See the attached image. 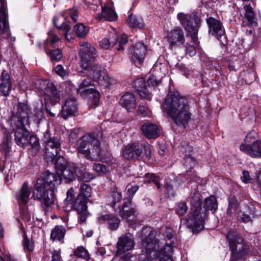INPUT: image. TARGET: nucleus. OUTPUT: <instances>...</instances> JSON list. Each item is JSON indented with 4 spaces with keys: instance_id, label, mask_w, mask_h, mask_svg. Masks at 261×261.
I'll return each mask as SVG.
<instances>
[{
    "instance_id": "nucleus-1",
    "label": "nucleus",
    "mask_w": 261,
    "mask_h": 261,
    "mask_svg": "<svg viewBox=\"0 0 261 261\" xmlns=\"http://www.w3.org/2000/svg\"><path fill=\"white\" fill-rule=\"evenodd\" d=\"M162 107L167 115L177 125L185 127L191 119L189 101L185 97L176 94H168Z\"/></svg>"
},
{
    "instance_id": "nucleus-2",
    "label": "nucleus",
    "mask_w": 261,
    "mask_h": 261,
    "mask_svg": "<svg viewBox=\"0 0 261 261\" xmlns=\"http://www.w3.org/2000/svg\"><path fill=\"white\" fill-rule=\"evenodd\" d=\"M80 66L89 72V75L95 81H98L101 76L102 68L96 61L95 48L88 42H84L80 48Z\"/></svg>"
},
{
    "instance_id": "nucleus-3",
    "label": "nucleus",
    "mask_w": 261,
    "mask_h": 261,
    "mask_svg": "<svg viewBox=\"0 0 261 261\" xmlns=\"http://www.w3.org/2000/svg\"><path fill=\"white\" fill-rule=\"evenodd\" d=\"M201 195L198 192L192 193L188 200L192 206L187 220V225L194 231H199L204 228L206 219L205 211H202Z\"/></svg>"
},
{
    "instance_id": "nucleus-4",
    "label": "nucleus",
    "mask_w": 261,
    "mask_h": 261,
    "mask_svg": "<svg viewBox=\"0 0 261 261\" xmlns=\"http://www.w3.org/2000/svg\"><path fill=\"white\" fill-rule=\"evenodd\" d=\"M79 153L91 161L100 160L103 154L100 147V142L93 134H87L81 137L76 143Z\"/></svg>"
},
{
    "instance_id": "nucleus-5",
    "label": "nucleus",
    "mask_w": 261,
    "mask_h": 261,
    "mask_svg": "<svg viewBox=\"0 0 261 261\" xmlns=\"http://www.w3.org/2000/svg\"><path fill=\"white\" fill-rule=\"evenodd\" d=\"M227 238L231 251V259L236 260L245 257L250 252V246L242 236L237 231H230Z\"/></svg>"
},
{
    "instance_id": "nucleus-6",
    "label": "nucleus",
    "mask_w": 261,
    "mask_h": 261,
    "mask_svg": "<svg viewBox=\"0 0 261 261\" xmlns=\"http://www.w3.org/2000/svg\"><path fill=\"white\" fill-rule=\"evenodd\" d=\"M32 198L41 202V206L45 213H47L54 204L53 190L42 185L41 180H37L32 191Z\"/></svg>"
},
{
    "instance_id": "nucleus-7",
    "label": "nucleus",
    "mask_w": 261,
    "mask_h": 261,
    "mask_svg": "<svg viewBox=\"0 0 261 261\" xmlns=\"http://www.w3.org/2000/svg\"><path fill=\"white\" fill-rule=\"evenodd\" d=\"M27 125L13 126V129L15 132V141L19 146L24 147L28 144L31 147L29 148L33 154H36L40 149L38 139L34 136H30V132L26 128Z\"/></svg>"
},
{
    "instance_id": "nucleus-8",
    "label": "nucleus",
    "mask_w": 261,
    "mask_h": 261,
    "mask_svg": "<svg viewBox=\"0 0 261 261\" xmlns=\"http://www.w3.org/2000/svg\"><path fill=\"white\" fill-rule=\"evenodd\" d=\"M144 154L147 159L151 158V147L147 143H130L125 145L122 150V155L127 160H140Z\"/></svg>"
},
{
    "instance_id": "nucleus-9",
    "label": "nucleus",
    "mask_w": 261,
    "mask_h": 261,
    "mask_svg": "<svg viewBox=\"0 0 261 261\" xmlns=\"http://www.w3.org/2000/svg\"><path fill=\"white\" fill-rule=\"evenodd\" d=\"M44 100L46 112L51 117H55L57 113L60 112L54 106L60 100V94L56 87L53 83L48 84L44 88ZM60 115L58 114V116Z\"/></svg>"
},
{
    "instance_id": "nucleus-10",
    "label": "nucleus",
    "mask_w": 261,
    "mask_h": 261,
    "mask_svg": "<svg viewBox=\"0 0 261 261\" xmlns=\"http://www.w3.org/2000/svg\"><path fill=\"white\" fill-rule=\"evenodd\" d=\"M155 231L148 227H143L139 233L142 251L147 255L150 254L159 248V241L155 238Z\"/></svg>"
},
{
    "instance_id": "nucleus-11",
    "label": "nucleus",
    "mask_w": 261,
    "mask_h": 261,
    "mask_svg": "<svg viewBox=\"0 0 261 261\" xmlns=\"http://www.w3.org/2000/svg\"><path fill=\"white\" fill-rule=\"evenodd\" d=\"M177 18L181 25L184 27L185 30L189 32L191 41L198 47L199 44L197 37L199 27L198 20H197L194 17H191V15L182 12L177 14Z\"/></svg>"
},
{
    "instance_id": "nucleus-12",
    "label": "nucleus",
    "mask_w": 261,
    "mask_h": 261,
    "mask_svg": "<svg viewBox=\"0 0 261 261\" xmlns=\"http://www.w3.org/2000/svg\"><path fill=\"white\" fill-rule=\"evenodd\" d=\"M255 132L248 134L244 140L245 143L240 145V149L252 158H261V141L251 140Z\"/></svg>"
},
{
    "instance_id": "nucleus-13",
    "label": "nucleus",
    "mask_w": 261,
    "mask_h": 261,
    "mask_svg": "<svg viewBox=\"0 0 261 261\" xmlns=\"http://www.w3.org/2000/svg\"><path fill=\"white\" fill-rule=\"evenodd\" d=\"M29 112L28 105L24 103L19 102L17 105V110L12 117L11 120L13 126L20 125H29Z\"/></svg>"
},
{
    "instance_id": "nucleus-14",
    "label": "nucleus",
    "mask_w": 261,
    "mask_h": 261,
    "mask_svg": "<svg viewBox=\"0 0 261 261\" xmlns=\"http://www.w3.org/2000/svg\"><path fill=\"white\" fill-rule=\"evenodd\" d=\"M166 37L171 49L177 47H181L185 42L184 33L182 30L178 27H175L168 32Z\"/></svg>"
},
{
    "instance_id": "nucleus-15",
    "label": "nucleus",
    "mask_w": 261,
    "mask_h": 261,
    "mask_svg": "<svg viewBox=\"0 0 261 261\" xmlns=\"http://www.w3.org/2000/svg\"><path fill=\"white\" fill-rule=\"evenodd\" d=\"M135 246L133 236L130 233L122 235L117 243V253L122 254L126 251L132 250Z\"/></svg>"
},
{
    "instance_id": "nucleus-16",
    "label": "nucleus",
    "mask_w": 261,
    "mask_h": 261,
    "mask_svg": "<svg viewBox=\"0 0 261 261\" xmlns=\"http://www.w3.org/2000/svg\"><path fill=\"white\" fill-rule=\"evenodd\" d=\"M146 53V48L143 43H137L132 47V59L136 66H140L143 62Z\"/></svg>"
},
{
    "instance_id": "nucleus-17",
    "label": "nucleus",
    "mask_w": 261,
    "mask_h": 261,
    "mask_svg": "<svg viewBox=\"0 0 261 261\" xmlns=\"http://www.w3.org/2000/svg\"><path fill=\"white\" fill-rule=\"evenodd\" d=\"M77 111V104L76 99L74 98H69L62 106L59 115H61L64 119H66L69 117L74 115Z\"/></svg>"
},
{
    "instance_id": "nucleus-18",
    "label": "nucleus",
    "mask_w": 261,
    "mask_h": 261,
    "mask_svg": "<svg viewBox=\"0 0 261 261\" xmlns=\"http://www.w3.org/2000/svg\"><path fill=\"white\" fill-rule=\"evenodd\" d=\"M206 21L208 27V32L210 34L217 38L224 35V30L223 29L222 23L220 20L214 17H209L206 19Z\"/></svg>"
},
{
    "instance_id": "nucleus-19",
    "label": "nucleus",
    "mask_w": 261,
    "mask_h": 261,
    "mask_svg": "<svg viewBox=\"0 0 261 261\" xmlns=\"http://www.w3.org/2000/svg\"><path fill=\"white\" fill-rule=\"evenodd\" d=\"M31 194V189L29 186L28 182H24L21 186L20 190L16 194V198L19 205H26L28 204Z\"/></svg>"
},
{
    "instance_id": "nucleus-20",
    "label": "nucleus",
    "mask_w": 261,
    "mask_h": 261,
    "mask_svg": "<svg viewBox=\"0 0 261 261\" xmlns=\"http://www.w3.org/2000/svg\"><path fill=\"white\" fill-rule=\"evenodd\" d=\"M98 222L99 223L107 222L108 228L112 230H117L120 223V219L113 214H106L98 217Z\"/></svg>"
},
{
    "instance_id": "nucleus-21",
    "label": "nucleus",
    "mask_w": 261,
    "mask_h": 261,
    "mask_svg": "<svg viewBox=\"0 0 261 261\" xmlns=\"http://www.w3.org/2000/svg\"><path fill=\"white\" fill-rule=\"evenodd\" d=\"M132 86L137 91L141 97L148 100L151 98V95L147 88L144 79L142 77L137 79L133 82Z\"/></svg>"
},
{
    "instance_id": "nucleus-22",
    "label": "nucleus",
    "mask_w": 261,
    "mask_h": 261,
    "mask_svg": "<svg viewBox=\"0 0 261 261\" xmlns=\"http://www.w3.org/2000/svg\"><path fill=\"white\" fill-rule=\"evenodd\" d=\"M132 201L127 200L123 203L122 208H120L119 215L122 218L128 221H133L136 218V210L134 208L130 207Z\"/></svg>"
},
{
    "instance_id": "nucleus-23",
    "label": "nucleus",
    "mask_w": 261,
    "mask_h": 261,
    "mask_svg": "<svg viewBox=\"0 0 261 261\" xmlns=\"http://www.w3.org/2000/svg\"><path fill=\"white\" fill-rule=\"evenodd\" d=\"M0 33L6 34L7 38L10 36L8 17L5 9V4L2 0H0Z\"/></svg>"
},
{
    "instance_id": "nucleus-24",
    "label": "nucleus",
    "mask_w": 261,
    "mask_h": 261,
    "mask_svg": "<svg viewBox=\"0 0 261 261\" xmlns=\"http://www.w3.org/2000/svg\"><path fill=\"white\" fill-rule=\"evenodd\" d=\"M143 135L148 139H156L160 135V129L155 124L146 122L141 127Z\"/></svg>"
},
{
    "instance_id": "nucleus-25",
    "label": "nucleus",
    "mask_w": 261,
    "mask_h": 261,
    "mask_svg": "<svg viewBox=\"0 0 261 261\" xmlns=\"http://www.w3.org/2000/svg\"><path fill=\"white\" fill-rule=\"evenodd\" d=\"M12 84L9 73L3 70L0 77V95L7 96L11 90Z\"/></svg>"
},
{
    "instance_id": "nucleus-26",
    "label": "nucleus",
    "mask_w": 261,
    "mask_h": 261,
    "mask_svg": "<svg viewBox=\"0 0 261 261\" xmlns=\"http://www.w3.org/2000/svg\"><path fill=\"white\" fill-rule=\"evenodd\" d=\"M66 229L63 225H56L51 230L50 240L53 242H58L61 244L64 243V238Z\"/></svg>"
},
{
    "instance_id": "nucleus-27",
    "label": "nucleus",
    "mask_w": 261,
    "mask_h": 261,
    "mask_svg": "<svg viewBox=\"0 0 261 261\" xmlns=\"http://www.w3.org/2000/svg\"><path fill=\"white\" fill-rule=\"evenodd\" d=\"M120 103L127 111L132 112L136 107V101L135 96L132 93H126L121 98Z\"/></svg>"
},
{
    "instance_id": "nucleus-28",
    "label": "nucleus",
    "mask_w": 261,
    "mask_h": 261,
    "mask_svg": "<svg viewBox=\"0 0 261 261\" xmlns=\"http://www.w3.org/2000/svg\"><path fill=\"white\" fill-rule=\"evenodd\" d=\"M81 96L84 98H87L91 105L96 107L99 101V93L93 88L84 90L81 93Z\"/></svg>"
},
{
    "instance_id": "nucleus-29",
    "label": "nucleus",
    "mask_w": 261,
    "mask_h": 261,
    "mask_svg": "<svg viewBox=\"0 0 261 261\" xmlns=\"http://www.w3.org/2000/svg\"><path fill=\"white\" fill-rule=\"evenodd\" d=\"M61 180L65 182L73 181L75 179V168L73 165H68L57 173Z\"/></svg>"
},
{
    "instance_id": "nucleus-30",
    "label": "nucleus",
    "mask_w": 261,
    "mask_h": 261,
    "mask_svg": "<svg viewBox=\"0 0 261 261\" xmlns=\"http://www.w3.org/2000/svg\"><path fill=\"white\" fill-rule=\"evenodd\" d=\"M57 179V176L54 173L47 171L37 180H41L42 181V185L54 191Z\"/></svg>"
},
{
    "instance_id": "nucleus-31",
    "label": "nucleus",
    "mask_w": 261,
    "mask_h": 261,
    "mask_svg": "<svg viewBox=\"0 0 261 261\" xmlns=\"http://www.w3.org/2000/svg\"><path fill=\"white\" fill-rule=\"evenodd\" d=\"M71 208L78 213H84L87 210V200L80 195L70 201Z\"/></svg>"
},
{
    "instance_id": "nucleus-32",
    "label": "nucleus",
    "mask_w": 261,
    "mask_h": 261,
    "mask_svg": "<svg viewBox=\"0 0 261 261\" xmlns=\"http://www.w3.org/2000/svg\"><path fill=\"white\" fill-rule=\"evenodd\" d=\"M173 248L168 244L161 248L158 253L159 261H174L172 258Z\"/></svg>"
},
{
    "instance_id": "nucleus-33",
    "label": "nucleus",
    "mask_w": 261,
    "mask_h": 261,
    "mask_svg": "<svg viewBox=\"0 0 261 261\" xmlns=\"http://www.w3.org/2000/svg\"><path fill=\"white\" fill-rule=\"evenodd\" d=\"M60 37L54 31H50L48 32V38L44 43V49L47 54L50 47H53L54 44L60 40Z\"/></svg>"
},
{
    "instance_id": "nucleus-34",
    "label": "nucleus",
    "mask_w": 261,
    "mask_h": 261,
    "mask_svg": "<svg viewBox=\"0 0 261 261\" xmlns=\"http://www.w3.org/2000/svg\"><path fill=\"white\" fill-rule=\"evenodd\" d=\"M103 18L105 20L109 21H115L117 18L116 12L111 8L104 7L102 9L101 15L98 14L97 18L99 20Z\"/></svg>"
},
{
    "instance_id": "nucleus-35",
    "label": "nucleus",
    "mask_w": 261,
    "mask_h": 261,
    "mask_svg": "<svg viewBox=\"0 0 261 261\" xmlns=\"http://www.w3.org/2000/svg\"><path fill=\"white\" fill-rule=\"evenodd\" d=\"M118 36L115 33L110 34L109 38H104L99 41V45L101 47L108 49L113 47L116 43Z\"/></svg>"
},
{
    "instance_id": "nucleus-36",
    "label": "nucleus",
    "mask_w": 261,
    "mask_h": 261,
    "mask_svg": "<svg viewBox=\"0 0 261 261\" xmlns=\"http://www.w3.org/2000/svg\"><path fill=\"white\" fill-rule=\"evenodd\" d=\"M61 150V147H55L51 148L50 144H45V157L48 161H53L59 154Z\"/></svg>"
},
{
    "instance_id": "nucleus-37",
    "label": "nucleus",
    "mask_w": 261,
    "mask_h": 261,
    "mask_svg": "<svg viewBox=\"0 0 261 261\" xmlns=\"http://www.w3.org/2000/svg\"><path fill=\"white\" fill-rule=\"evenodd\" d=\"M127 23L129 27L133 28H142L144 26L142 17L133 15H129L127 19Z\"/></svg>"
},
{
    "instance_id": "nucleus-38",
    "label": "nucleus",
    "mask_w": 261,
    "mask_h": 261,
    "mask_svg": "<svg viewBox=\"0 0 261 261\" xmlns=\"http://www.w3.org/2000/svg\"><path fill=\"white\" fill-rule=\"evenodd\" d=\"M108 198L110 205L113 207L117 203L120 202L122 199L121 193L117 188H112Z\"/></svg>"
},
{
    "instance_id": "nucleus-39",
    "label": "nucleus",
    "mask_w": 261,
    "mask_h": 261,
    "mask_svg": "<svg viewBox=\"0 0 261 261\" xmlns=\"http://www.w3.org/2000/svg\"><path fill=\"white\" fill-rule=\"evenodd\" d=\"M217 207L218 204L216 198L214 196H211L205 199L204 203V210L202 208V211H205L207 213V211H216Z\"/></svg>"
},
{
    "instance_id": "nucleus-40",
    "label": "nucleus",
    "mask_w": 261,
    "mask_h": 261,
    "mask_svg": "<svg viewBox=\"0 0 261 261\" xmlns=\"http://www.w3.org/2000/svg\"><path fill=\"white\" fill-rule=\"evenodd\" d=\"M57 17L54 18V23L55 25L60 30L63 31V34L65 36L67 40H69L68 38V33L71 29V26L70 25V22L66 21L64 23H62L61 24L59 25L57 23Z\"/></svg>"
},
{
    "instance_id": "nucleus-41",
    "label": "nucleus",
    "mask_w": 261,
    "mask_h": 261,
    "mask_svg": "<svg viewBox=\"0 0 261 261\" xmlns=\"http://www.w3.org/2000/svg\"><path fill=\"white\" fill-rule=\"evenodd\" d=\"M73 31L78 37L84 38L87 34L89 30L83 23H79L74 26Z\"/></svg>"
},
{
    "instance_id": "nucleus-42",
    "label": "nucleus",
    "mask_w": 261,
    "mask_h": 261,
    "mask_svg": "<svg viewBox=\"0 0 261 261\" xmlns=\"http://www.w3.org/2000/svg\"><path fill=\"white\" fill-rule=\"evenodd\" d=\"M245 11V17L247 20L249 24H253L255 23L254 21L255 14L253 9L250 5H247L244 7Z\"/></svg>"
},
{
    "instance_id": "nucleus-43",
    "label": "nucleus",
    "mask_w": 261,
    "mask_h": 261,
    "mask_svg": "<svg viewBox=\"0 0 261 261\" xmlns=\"http://www.w3.org/2000/svg\"><path fill=\"white\" fill-rule=\"evenodd\" d=\"M44 141L45 144H50L51 148H55V147H61V143L59 140L56 137H50V135L46 133L44 134Z\"/></svg>"
},
{
    "instance_id": "nucleus-44",
    "label": "nucleus",
    "mask_w": 261,
    "mask_h": 261,
    "mask_svg": "<svg viewBox=\"0 0 261 261\" xmlns=\"http://www.w3.org/2000/svg\"><path fill=\"white\" fill-rule=\"evenodd\" d=\"M91 188L88 185L83 183L81 185L79 195L88 200L91 196Z\"/></svg>"
},
{
    "instance_id": "nucleus-45",
    "label": "nucleus",
    "mask_w": 261,
    "mask_h": 261,
    "mask_svg": "<svg viewBox=\"0 0 261 261\" xmlns=\"http://www.w3.org/2000/svg\"><path fill=\"white\" fill-rule=\"evenodd\" d=\"M62 15L65 18L70 17L74 22L77 21L79 17L77 10L75 8L64 10L62 13Z\"/></svg>"
},
{
    "instance_id": "nucleus-46",
    "label": "nucleus",
    "mask_w": 261,
    "mask_h": 261,
    "mask_svg": "<svg viewBox=\"0 0 261 261\" xmlns=\"http://www.w3.org/2000/svg\"><path fill=\"white\" fill-rule=\"evenodd\" d=\"M74 255L78 257L84 258L87 261H94L90 260L88 251L83 247H78L74 251Z\"/></svg>"
},
{
    "instance_id": "nucleus-47",
    "label": "nucleus",
    "mask_w": 261,
    "mask_h": 261,
    "mask_svg": "<svg viewBox=\"0 0 261 261\" xmlns=\"http://www.w3.org/2000/svg\"><path fill=\"white\" fill-rule=\"evenodd\" d=\"M177 183L176 181H172L170 183H167L166 188L170 198L174 197L176 194V190L177 189Z\"/></svg>"
},
{
    "instance_id": "nucleus-48",
    "label": "nucleus",
    "mask_w": 261,
    "mask_h": 261,
    "mask_svg": "<svg viewBox=\"0 0 261 261\" xmlns=\"http://www.w3.org/2000/svg\"><path fill=\"white\" fill-rule=\"evenodd\" d=\"M47 54L49 56L50 60L52 61H59L62 58V53L59 49L51 51L49 49Z\"/></svg>"
},
{
    "instance_id": "nucleus-49",
    "label": "nucleus",
    "mask_w": 261,
    "mask_h": 261,
    "mask_svg": "<svg viewBox=\"0 0 261 261\" xmlns=\"http://www.w3.org/2000/svg\"><path fill=\"white\" fill-rule=\"evenodd\" d=\"M55 165L57 170V173H58V171H61L62 169L68 166L69 165L67 164V162L65 161L64 158L61 156H59L57 158Z\"/></svg>"
},
{
    "instance_id": "nucleus-50",
    "label": "nucleus",
    "mask_w": 261,
    "mask_h": 261,
    "mask_svg": "<svg viewBox=\"0 0 261 261\" xmlns=\"http://www.w3.org/2000/svg\"><path fill=\"white\" fill-rule=\"evenodd\" d=\"M92 78H86L82 80L81 82L79 84V87L77 89V93L81 94V93L83 90H82V89L86 88L88 86H92L93 84V81L91 80Z\"/></svg>"
},
{
    "instance_id": "nucleus-51",
    "label": "nucleus",
    "mask_w": 261,
    "mask_h": 261,
    "mask_svg": "<svg viewBox=\"0 0 261 261\" xmlns=\"http://www.w3.org/2000/svg\"><path fill=\"white\" fill-rule=\"evenodd\" d=\"M93 169L99 174H105L108 172V167L106 165L100 163L94 164Z\"/></svg>"
},
{
    "instance_id": "nucleus-52",
    "label": "nucleus",
    "mask_w": 261,
    "mask_h": 261,
    "mask_svg": "<svg viewBox=\"0 0 261 261\" xmlns=\"http://www.w3.org/2000/svg\"><path fill=\"white\" fill-rule=\"evenodd\" d=\"M188 206L185 201H181L178 203L176 208V213L180 216H184L187 213Z\"/></svg>"
},
{
    "instance_id": "nucleus-53",
    "label": "nucleus",
    "mask_w": 261,
    "mask_h": 261,
    "mask_svg": "<svg viewBox=\"0 0 261 261\" xmlns=\"http://www.w3.org/2000/svg\"><path fill=\"white\" fill-rule=\"evenodd\" d=\"M182 151H183V152L185 153V155L187 156V158H186L187 162L192 161L193 162V164H194L195 162V160L193 158H192L191 156V153L193 151L192 147L188 144H187L185 148H182Z\"/></svg>"
},
{
    "instance_id": "nucleus-54",
    "label": "nucleus",
    "mask_w": 261,
    "mask_h": 261,
    "mask_svg": "<svg viewBox=\"0 0 261 261\" xmlns=\"http://www.w3.org/2000/svg\"><path fill=\"white\" fill-rule=\"evenodd\" d=\"M23 248L25 251H32L34 249V245L32 242H31L29 239L25 235L22 241Z\"/></svg>"
},
{
    "instance_id": "nucleus-55",
    "label": "nucleus",
    "mask_w": 261,
    "mask_h": 261,
    "mask_svg": "<svg viewBox=\"0 0 261 261\" xmlns=\"http://www.w3.org/2000/svg\"><path fill=\"white\" fill-rule=\"evenodd\" d=\"M138 112L139 114L142 115L143 116L148 117L150 116L151 113L148 106L142 105L139 106Z\"/></svg>"
},
{
    "instance_id": "nucleus-56",
    "label": "nucleus",
    "mask_w": 261,
    "mask_h": 261,
    "mask_svg": "<svg viewBox=\"0 0 261 261\" xmlns=\"http://www.w3.org/2000/svg\"><path fill=\"white\" fill-rule=\"evenodd\" d=\"M80 178L84 181L89 182L95 177V176L90 172L84 171L80 174Z\"/></svg>"
},
{
    "instance_id": "nucleus-57",
    "label": "nucleus",
    "mask_w": 261,
    "mask_h": 261,
    "mask_svg": "<svg viewBox=\"0 0 261 261\" xmlns=\"http://www.w3.org/2000/svg\"><path fill=\"white\" fill-rule=\"evenodd\" d=\"M197 47L195 45H191L187 43L186 46V53L190 57H193L196 54V48Z\"/></svg>"
},
{
    "instance_id": "nucleus-58",
    "label": "nucleus",
    "mask_w": 261,
    "mask_h": 261,
    "mask_svg": "<svg viewBox=\"0 0 261 261\" xmlns=\"http://www.w3.org/2000/svg\"><path fill=\"white\" fill-rule=\"evenodd\" d=\"M126 189L129 194V199L128 200H130L132 201L133 197L138 190L139 187L137 186H132L130 185H128L127 186Z\"/></svg>"
},
{
    "instance_id": "nucleus-59",
    "label": "nucleus",
    "mask_w": 261,
    "mask_h": 261,
    "mask_svg": "<svg viewBox=\"0 0 261 261\" xmlns=\"http://www.w3.org/2000/svg\"><path fill=\"white\" fill-rule=\"evenodd\" d=\"M242 174L243 175L241 176V179L243 182L247 184L252 183L254 181L253 178L250 177L249 173L248 171H243Z\"/></svg>"
},
{
    "instance_id": "nucleus-60",
    "label": "nucleus",
    "mask_w": 261,
    "mask_h": 261,
    "mask_svg": "<svg viewBox=\"0 0 261 261\" xmlns=\"http://www.w3.org/2000/svg\"><path fill=\"white\" fill-rule=\"evenodd\" d=\"M159 82L160 81L158 80L153 75L149 76L147 80V84L148 87L158 86L159 84Z\"/></svg>"
},
{
    "instance_id": "nucleus-61",
    "label": "nucleus",
    "mask_w": 261,
    "mask_h": 261,
    "mask_svg": "<svg viewBox=\"0 0 261 261\" xmlns=\"http://www.w3.org/2000/svg\"><path fill=\"white\" fill-rule=\"evenodd\" d=\"M254 217V215L253 214H252L251 216L246 214H242L239 215V220L243 223H247L251 222L252 218Z\"/></svg>"
},
{
    "instance_id": "nucleus-62",
    "label": "nucleus",
    "mask_w": 261,
    "mask_h": 261,
    "mask_svg": "<svg viewBox=\"0 0 261 261\" xmlns=\"http://www.w3.org/2000/svg\"><path fill=\"white\" fill-rule=\"evenodd\" d=\"M98 82L99 84L102 85L105 88H108L111 85V79L108 75H105Z\"/></svg>"
},
{
    "instance_id": "nucleus-63",
    "label": "nucleus",
    "mask_w": 261,
    "mask_h": 261,
    "mask_svg": "<svg viewBox=\"0 0 261 261\" xmlns=\"http://www.w3.org/2000/svg\"><path fill=\"white\" fill-rule=\"evenodd\" d=\"M147 177L149 178V181H152L156 185L158 189L161 188V185L159 182V178L154 174H147Z\"/></svg>"
},
{
    "instance_id": "nucleus-64",
    "label": "nucleus",
    "mask_w": 261,
    "mask_h": 261,
    "mask_svg": "<svg viewBox=\"0 0 261 261\" xmlns=\"http://www.w3.org/2000/svg\"><path fill=\"white\" fill-rule=\"evenodd\" d=\"M128 41L127 36L125 34H122L121 39L119 41V47L117 48L118 50H123V45L127 43Z\"/></svg>"
}]
</instances>
